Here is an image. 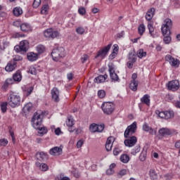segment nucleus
Returning <instances> with one entry per match:
<instances>
[{"instance_id":"f257e3e1","label":"nucleus","mask_w":180,"mask_h":180,"mask_svg":"<svg viewBox=\"0 0 180 180\" xmlns=\"http://www.w3.org/2000/svg\"><path fill=\"white\" fill-rule=\"evenodd\" d=\"M43 117H44V114L41 111H37L34 112L32 122L34 129L39 130L40 134H46L47 133V128L43 127L41 123L43 122Z\"/></svg>"},{"instance_id":"f03ea898","label":"nucleus","mask_w":180,"mask_h":180,"mask_svg":"<svg viewBox=\"0 0 180 180\" xmlns=\"http://www.w3.org/2000/svg\"><path fill=\"white\" fill-rule=\"evenodd\" d=\"M154 13H155V8H151L149 9L146 15V19L148 20L147 27L149 31V34L151 37H155V34L154 33V22L151 21V19L154 18Z\"/></svg>"},{"instance_id":"7ed1b4c3","label":"nucleus","mask_w":180,"mask_h":180,"mask_svg":"<svg viewBox=\"0 0 180 180\" xmlns=\"http://www.w3.org/2000/svg\"><path fill=\"white\" fill-rule=\"evenodd\" d=\"M8 103L11 108L20 106V96L16 93H10L8 96Z\"/></svg>"},{"instance_id":"20e7f679","label":"nucleus","mask_w":180,"mask_h":180,"mask_svg":"<svg viewBox=\"0 0 180 180\" xmlns=\"http://www.w3.org/2000/svg\"><path fill=\"white\" fill-rule=\"evenodd\" d=\"M64 51L65 50L63 47H58L53 49L51 53V57L53 61H58L60 58L65 57V53Z\"/></svg>"},{"instance_id":"39448f33","label":"nucleus","mask_w":180,"mask_h":180,"mask_svg":"<svg viewBox=\"0 0 180 180\" xmlns=\"http://www.w3.org/2000/svg\"><path fill=\"white\" fill-rule=\"evenodd\" d=\"M172 28V20L166 18L162 25L161 30L162 34H171V29Z\"/></svg>"},{"instance_id":"423d86ee","label":"nucleus","mask_w":180,"mask_h":180,"mask_svg":"<svg viewBox=\"0 0 180 180\" xmlns=\"http://www.w3.org/2000/svg\"><path fill=\"white\" fill-rule=\"evenodd\" d=\"M137 130V123L134 122L131 125L128 126L124 133V136L125 139H129L134 134Z\"/></svg>"},{"instance_id":"0eeeda50","label":"nucleus","mask_w":180,"mask_h":180,"mask_svg":"<svg viewBox=\"0 0 180 180\" xmlns=\"http://www.w3.org/2000/svg\"><path fill=\"white\" fill-rule=\"evenodd\" d=\"M14 50L16 53H22V51L26 53L29 50V41L27 40L21 41L19 45L14 47Z\"/></svg>"},{"instance_id":"6e6552de","label":"nucleus","mask_w":180,"mask_h":180,"mask_svg":"<svg viewBox=\"0 0 180 180\" xmlns=\"http://www.w3.org/2000/svg\"><path fill=\"white\" fill-rule=\"evenodd\" d=\"M44 37L46 39H56L60 36V33L58 31H53V29L49 28L44 32Z\"/></svg>"},{"instance_id":"1a4fd4ad","label":"nucleus","mask_w":180,"mask_h":180,"mask_svg":"<svg viewBox=\"0 0 180 180\" xmlns=\"http://www.w3.org/2000/svg\"><path fill=\"white\" fill-rule=\"evenodd\" d=\"M113 108L115 105L111 103H103L101 108L105 115H111L112 112H113Z\"/></svg>"},{"instance_id":"9d476101","label":"nucleus","mask_w":180,"mask_h":180,"mask_svg":"<svg viewBox=\"0 0 180 180\" xmlns=\"http://www.w3.org/2000/svg\"><path fill=\"white\" fill-rule=\"evenodd\" d=\"M111 47H112V44H109L105 47L98 51V54L96 56V58H98V57H101V58H105V57L108 56V53H109V50H110Z\"/></svg>"},{"instance_id":"9b49d317","label":"nucleus","mask_w":180,"mask_h":180,"mask_svg":"<svg viewBox=\"0 0 180 180\" xmlns=\"http://www.w3.org/2000/svg\"><path fill=\"white\" fill-rule=\"evenodd\" d=\"M169 91H178L179 89V81L172 80L168 82L166 85Z\"/></svg>"},{"instance_id":"f8f14e48","label":"nucleus","mask_w":180,"mask_h":180,"mask_svg":"<svg viewBox=\"0 0 180 180\" xmlns=\"http://www.w3.org/2000/svg\"><path fill=\"white\" fill-rule=\"evenodd\" d=\"M124 143L126 147H134V146H136V143H137V137L134 136H130L125 139Z\"/></svg>"},{"instance_id":"ddd939ff","label":"nucleus","mask_w":180,"mask_h":180,"mask_svg":"<svg viewBox=\"0 0 180 180\" xmlns=\"http://www.w3.org/2000/svg\"><path fill=\"white\" fill-rule=\"evenodd\" d=\"M159 134L160 136H172V134H178V132L168 128H161L159 130Z\"/></svg>"},{"instance_id":"4468645a","label":"nucleus","mask_w":180,"mask_h":180,"mask_svg":"<svg viewBox=\"0 0 180 180\" xmlns=\"http://www.w3.org/2000/svg\"><path fill=\"white\" fill-rule=\"evenodd\" d=\"M49 154L51 155H61V154H63V146H55L51 148L49 150Z\"/></svg>"},{"instance_id":"2eb2a0df","label":"nucleus","mask_w":180,"mask_h":180,"mask_svg":"<svg viewBox=\"0 0 180 180\" xmlns=\"http://www.w3.org/2000/svg\"><path fill=\"white\" fill-rule=\"evenodd\" d=\"M52 101L54 102H60V91L57 87H54L51 89Z\"/></svg>"},{"instance_id":"dca6fc26","label":"nucleus","mask_w":180,"mask_h":180,"mask_svg":"<svg viewBox=\"0 0 180 180\" xmlns=\"http://www.w3.org/2000/svg\"><path fill=\"white\" fill-rule=\"evenodd\" d=\"M143 130L153 136H155V134H157V128L153 129L151 127H150V125H148V124L147 123L143 124Z\"/></svg>"},{"instance_id":"f3484780","label":"nucleus","mask_w":180,"mask_h":180,"mask_svg":"<svg viewBox=\"0 0 180 180\" xmlns=\"http://www.w3.org/2000/svg\"><path fill=\"white\" fill-rule=\"evenodd\" d=\"M17 65H18V63L10 60L7 63V65L6 66L5 70L6 71H7V72H12V71H13L16 68Z\"/></svg>"},{"instance_id":"a211bd4d","label":"nucleus","mask_w":180,"mask_h":180,"mask_svg":"<svg viewBox=\"0 0 180 180\" xmlns=\"http://www.w3.org/2000/svg\"><path fill=\"white\" fill-rule=\"evenodd\" d=\"M113 143H115V138L113 136L108 137L105 143V149L107 151L112 150Z\"/></svg>"},{"instance_id":"6ab92c4d","label":"nucleus","mask_w":180,"mask_h":180,"mask_svg":"<svg viewBox=\"0 0 180 180\" xmlns=\"http://www.w3.org/2000/svg\"><path fill=\"white\" fill-rule=\"evenodd\" d=\"M165 60L168 61L169 64L172 65V67H176V65H178V64L179 63L178 59L172 58V56H171L170 55H167L165 56Z\"/></svg>"},{"instance_id":"aec40b11","label":"nucleus","mask_w":180,"mask_h":180,"mask_svg":"<svg viewBox=\"0 0 180 180\" xmlns=\"http://www.w3.org/2000/svg\"><path fill=\"white\" fill-rule=\"evenodd\" d=\"M27 58L29 61H36L39 58V55L34 52H30L27 54Z\"/></svg>"},{"instance_id":"412c9836","label":"nucleus","mask_w":180,"mask_h":180,"mask_svg":"<svg viewBox=\"0 0 180 180\" xmlns=\"http://www.w3.org/2000/svg\"><path fill=\"white\" fill-rule=\"evenodd\" d=\"M106 78H108V75H99L94 79V82L96 84H102V82L106 81Z\"/></svg>"},{"instance_id":"4be33fe9","label":"nucleus","mask_w":180,"mask_h":180,"mask_svg":"<svg viewBox=\"0 0 180 180\" xmlns=\"http://www.w3.org/2000/svg\"><path fill=\"white\" fill-rule=\"evenodd\" d=\"M20 30L22 32H30L32 30V27L29 23H22L20 25Z\"/></svg>"},{"instance_id":"5701e85b","label":"nucleus","mask_w":180,"mask_h":180,"mask_svg":"<svg viewBox=\"0 0 180 180\" xmlns=\"http://www.w3.org/2000/svg\"><path fill=\"white\" fill-rule=\"evenodd\" d=\"M36 166L39 168L40 171L46 172L49 170V166L45 163H40L39 162H37Z\"/></svg>"},{"instance_id":"b1692460","label":"nucleus","mask_w":180,"mask_h":180,"mask_svg":"<svg viewBox=\"0 0 180 180\" xmlns=\"http://www.w3.org/2000/svg\"><path fill=\"white\" fill-rule=\"evenodd\" d=\"M13 79L15 82H20L22 81V73L20 71H17L13 75Z\"/></svg>"},{"instance_id":"393cba45","label":"nucleus","mask_w":180,"mask_h":180,"mask_svg":"<svg viewBox=\"0 0 180 180\" xmlns=\"http://www.w3.org/2000/svg\"><path fill=\"white\" fill-rule=\"evenodd\" d=\"M115 168H116V164L112 163L109 168L106 170L107 175H113L115 174Z\"/></svg>"},{"instance_id":"a878e982","label":"nucleus","mask_w":180,"mask_h":180,"mask_svg":"<svg viewBox=\"0 0 180 180\" xmlns=\"http://www.w3.org/2000/svg\"><path fill=\"white\" fill-rule=\"evenodd\" d=\"M141 102L145 103L148 106H150V96L148 94H145L141 98Z\"/></svg>"},{"instance_id":"bb28decb","label":"nucleus","mask_w":180,"mask_h":180,"mask_svg":"<svg viewBox=\"0 0 180 180\" xmlns=\"http://www.w3.org/2000/svg\"><path fill=\"white\" fill-rule=\"evenodd\" d=\"M37 158H39V160H47L49 158V155L44 152H38L37 153Z\"/></svg>"},{"instance_id":"cd10ccee","label":"nucleus","mask_w":180,"mask_h":180,"mask_svg":"<svg viewBox=\"0 0 180 180\" xmlns=\"http://www.w3.org/2000/svg\"><path fill=\"white\" fill-rule=\"evenodd\" d=\"M139 86V82L136 80H132L131 84H129V88L131 91H137V87Z\"/></svg>"},{"instance_id":"c85d7f7f","label":"nucleus","mask_w":180,"mask_h":180,"mask_svg":"<svg viewBox=\"0 0 180 180\" xmlns=\"http://www.w3.org/2000/svg\"><path fill=\"white\" fill-rule=\"evenodd\" d=\"M165 112V120H168L169 119H173L174 116H175V113L172 110H167Z\"/></svg>"},{"instance_id":"c756f323","label":"nucleus","mask_w":180,"mask_h":180,"mask_svg":"<svg viewBox=\"0 0 180 180\" xmlns=\"http://www.w3.org/2000/svg\"><path fill=\"white\" fill-rule=\"evenodd\" d=\"M13 13L14 16H20V15H22V13H23V11L22 10V8H20V7H15L13 10Z\"/></svg>"},{"instance_id":"7c9ffc66","label":"nucleus","mask_w":180,"mask_h":180,"mask_svg":"<svg viewBox=\"0 0 180 180\" xmlns=\"http://www.w3.org/2000/svg\"><path fill=\"white\" fill-rule=\"evenodd\" d=\"M32 108H33V104H32V103H27L22 108L23 112L27 113L28 112H30Z\"/></svg>"},{"instance_id":"2f4dec72","label":"nucleus","mask_w":180,"mask_h":180,"mask_svg":"<svg viewBox=\"0 0 180 180\" xmlns=\"http://www.w3.org/2000/svg\"><path fill=\"white\" fill-rule=\"evenodd\" d=\"M15 80H13L12 78H8L6 80L4 84L3 85L2 88L3 89H6L9 85H12L13 84Z\"/></svg>"},{"instance_id":"473e14b6","label":"nucleus","mask_w":180,"mask_h":180,"mask_svg":"<svg viewBox=\"0 0 180 180\" xmlns=\"http://www.w3.org/2000/svg\"><path fill=\"white\" fill-rule=\"evenodd\" d=\"M120 161L121 162H123L124 164H127L129 161H130V157L126 154H123L120 156Z\"/></svg>"},{"instance_id":"72a5a7b5","label":"nucleus","mask_w":180,"mask_h":180,"mask_svg":"<svg viewBox=\"0 0 180 180\" xmlns=\"http://www.w3.org/2000/svg\"><path fill=\"white\" fill-rule=\"evenodd\" d=\"M128 60L132 63H136V61H137V56H136V53L133 52L129 53L128 56Z\"/></svg>"},{"instance_id":"f704fd0d","label":"nucleus","mask_w":180,"mask_h":180,"mask_svg":"<svg viewBox=\"0 0 180 180\" xmlns=\"http://www.w3.org/2000/svg\"><path fill=\"white\" fill-rule=\"evenodd\" d=\"M144 32H146V25L144 24H141L138 27V32L140 36H143L144 34Z\"/></svg>"},{"instance_id":"c9c22d12","label":"nucleus","mask_w":180,"mask_h":180,"mask_svg":"<svg viewBox=\"0 0 180 180\" xmlns=\"http://www.w3.org/2000/svg\"><path fill=\"white\" fill-rule=\"evenodd\" d=\"M36 50H37L38 54H42V53H44L46 51V47H44V46L40 44L36 47Z\"/></svg>"},{"instance_id":"e433bc0d","label":"nucleus","mask_w":180,"mask_h":180,"mask_svg":"<svg viewBox=\"0 0 180 180\" xmlns=\"http://www.w3.org/2000/svg\"><path fill=\"white\" fill-rule=\"evenodd\" d=\"M149 175L150 176V179H152V180L157 179L158 176H157V173L155 172V169H151L149 171Z\"/></svg>"},{"instance_id":"4c0bfd02","label":"nucleus","mask_w":180,"mask_h":180,"mask_svg":"<svg viewBox=\"0 0 180 180\" xmlns=\"http://www.w3.org/2000/svg\"><path fill=\"white\" fill-rule=\"evenodd\" d=\"M66 124L68 127H72V126H74V119L71 116L68 117Z\"/></svg>"},{"instance_id":"58836bf2","label":"nucleus","mask_w":180,"mask_h":180,"mask_svg":"<svg viewBox=\"0 0 180 180\" xmlns=\"http://www.w3.org/2000/svg\"><path fill=\"white\" fill-rule=\"evenodd\" d=\"M147 157V150H143L139 155L140 161H146V158Z\"/></svg>"},{"instance_id":"ea45409f","label":"nucleus","mask_w":180,"mask_h":180,"mask_svg":"<svg viewBox=\"0 0 180 180\" xmlns=\"http://www.w3.org/2000/svg\"><path fill=\"white\" fill-rule=\"evenodd\" d=\"M140 150H141L140 146H135L131 150V155H136V154H138V153H140Z\"/></svg>"},{"instance_id":"a19ab883","label":"nucleus","mask_w":180,"mask_h":180,"mask_svg":"<svg viewBox=\"0 0 180 180\" xmlns=\"http://www.w3.org/2000/svg\"><path fill=\"white\" fill-rule=\"evenodd\" d=\"M89 130L91 133H96V131H98V124H91L89 127Z\"/></svg>"},{"instance_id":"79ce46f5","label":"nucleus","mask_w":180,"mask_h":180,"mask_svg":"<svg viewBox=\"0 0 180 180\" xmlns=\"http://www.w3.org/2000/svg\"><path fill=\"white\" fill-rule=\"evenodd\" d=\"M137 56L139 58H143V57H146V56H147V53L145 52L143 49H139L137 51Z\"/></svg>"},{"instance_id":"37998d69","label":"nucleus","mask_w":180,"mask_h":180,"mask_svg":"<svg viewBox=\"0 0 180 180\" xmlns=\"http://www.w3.org/2000/svg\"><path fill=\"white\" fill-rule=\"evenodd\" d=\"M49 11V4H44L41 10V13L42 15H47V12Z\"/></svg>"},{"instance_id":"c03bdc74","label":"nucleus","mask_w":180,"mask_h":180,"mask_svg":"<svg viewBox=\"0 0 180 180\" xmlns=\"http://www.w3.org/2000/svg\"><path fill=\"white\" fill-rule=\"evenodd\" d=\"M8 103L7 102H4L1 104V110L3 113H5L6 110H8Z\"/></svg>"},{"instance_id":"a18cd8bd","label":"nucleus","mask_w":180,"mask_h":180,"mask_svg":"<svg viewBox=\"0 0 180 180\" xmlns=\"http://www.w3.org/2000/svg\"><path fill=\"white\" fill-rule=\"evenodd\" d=\"M110 77L112 81H119V76L115 72L110 73Z\"/></svg>"},{"instance_id":"49530a36","label":"nucleus","mask_w":180,"mask_h":180,"mask_svg":"<svg viewBox=\"0 0 180 180\" xmlns=\"http://www.w3.org/2000/svg\"><path fill=\"white\" fill-rule=\"evenodd\" d=\"M76 32L77 34H84V33H85V28L82 27H78L76 29Z\"/></svg>"},{"instance_id":"de8ad7c7","label":"nucleus","mask_w":180,"mask_h":180,"mask_svg":"<svg viewBox=\"0 0 180 180\" xmlns=\"http://www.w3.org/2000/svg\"><path fill=\"white\" fill-rule=\"evenodd\" d=\"M23 60V58L21 56L15 55L13 56V60L11 61H14V63H18V61H22Z\"/></svg>"},{"instance_id":"09e8293b","label":"nucleus","mask_w":180,"mask_h":180,"mask_svg":"<svg viewBox=\"0 0 180 180\" xmlns=\"http://www.w3.org/2000/svg\"><path fill=\"white\" fill-rule=\"evenodd\" d=\"M108 71L110 74L115 72V65H113V63H108Z\"/></svg>"},{"instance_id":"8fccbe9b","label":"nucleus","mask_w":180,"mask_h":180,"mask_svg":"<svg viewBox=\"0 0 180 180\" xmlns=\"http://www.w3.org/2000/svg\"><path fill=\"white\" fill-rule=\"evenodd\" d=\"M122 153V149L119 146H116L113 150L114 155H119Z\"/></svg>"},{"instance_id":"3c124183","label":"nucleus","mask_w":180,"mask_h":180,"mask_svg":"<svg viewBox=\"0 0 180 180\" xmlns=\"http://www.w3.org/2000/svg\"><path fill=\"white\" fill-rule=\"evenodd\" d=\"M156 114L158 115V116H159V117H160V119H165V111H160L158 110L156 111Z\"/></svg>"},{"instance_id":"603ef678","label":"nucleus","mask_w":180,"mask_h":180,"mask_svg":"<svg viewBox=\"0 0 180 180\" xmlns=\"http://www.w3.org/2000/svg\"><path fill=\"white\" fill-rule=\"evenodd\" d=\"M127 174V170L122 169L117 173L118 178H122V176H124Z\"/></svg>"},{"instance_id":"864d4df0","label":"nucleus","mask_w":180,"mask_h":180,"mask_svg":"<svg viewBox=\"0 0 180 180\" xmlns=\"http://www.w3.org/2000/svg\"><path fill=\"white\" fill-rule=\"evenodd\" d=\"M172 39L171 38V37L169 35H167L164 37L163 41L164 43H165V44H169L171 43Z\"/></svg>"},{"instance_id":"5fc2aeb1","label":"nucleus","mask_w":180,"mask_h":180,"mask_svg":"<svg viewBox=\"0 0 180 180\" xmlns=\"http://www.w3.org/2000/svg\"><path fill=\"white\" fill-rule=\"evenodd\" d=\"M78 13L82 16H84V15H85V13H86V10L84 7H80L78 9Z\"/></svg>"},{"instance_id":"6e6d98bb","label":"nucleus","mask_w":180,"mask_h":180,"mask_svg":"<svg viewBox=\"0 0 180 180\" xmlns=\"http://www.w3.org/2000/svg\"><path fill=\"white\" fill-rule=\"evenodd\" d=\"M89 60V56L86 54H84L81 58V61L84 64V63H86Z\"/></svg>"},{"instance_id":"4d7b16f0","label":"nucleus","mask_w":180,"mask_h":180,"mask_svg":"<svg viewBox=\"0 0 180 180\" xmlns=\"http://www.w3.org/2000/svg\"><path fill=\"white\" fill-rule=\"evenodd\" d=\"M106 95V93L105 92L104 90H99L98 91V98H105V96Z\"/></svg>"},{"instance_id":"13d9d810","label":"nucleus","mask_w":180,"mask_h":180,"mask_svg":"<svg viewBox=\"0 0 180 180\" xmlns=\"http://www.w3.org/2000/svg\"><path fill=\"white\" fill-rule=\"evenodd\" d=\"M40 4H41V0H34L33 3V8H39L40 6Z\"/></svg>"},{"instance_id":"bf43d9fd","label":"nucleus","mask_w":180,"mask_h":180,"mask_svg":"<svg viewBox=\"0 0 180 180\" xmlns=\"http://www.w3.org/2000/svg\"><path fill=\"white\" fill-rule=\"evenodd\" d=\"M104 129H105V124H97L98 133H101V132L103 131Z\"/></svg>"},{"instance_id":"052dcab7","label":"nucleus","mask_w":180,"mask_h":180,"mask_svg":"<svg viewBox=\"0 0 180 180\" xmlns=\"http://www.w3.org/2000/svg\"><path fill=\"white\" fill-rule=\"evenodd\" d=\"M25 91L27 92V95L29 96L32 92H33V86L25 87Z\"/></svg>"},{"instance_id":"680f3d73","label":"nucleus","mask_w":180,"mask_h":180,"mask_svg":"<svg viewBox=\"0 0 180 180\" xmlns=\"http://www.w3.org/2000/svg\"><path fill=\"white\" fill-rule=\"evenodd\" d=\"M0 146H2L3 147L8 146V140L5 139H1Z\"/></svg>"},{"instance_id":"e2e57ef3","label":"nucleus","mask_w":180,"mask_h":180,"mask_svg":"<svg viewBox=\"0 0 180 180\" xmlns=\"http://www.w3.org/2000/svg\"><path fill=\"white\" fill-rule=\"evenodd\" d=\"M28 72H29V74H32V75H36V68H30Z\"/></svg>"},{"instance_id":"0e129e2a","label":"nucleus","mask_w":180,"mask_h":180,"mask_svg":"<svg viewBox=\"0 0 180 180\" xmlns=\"http://www.w3.org/2000/svg\"><path fill=\"white\" fill-rule=\"evenodd\" d=\"M118 51H119V46L117 44H114L112 53H115V54H117Z\"/></svg>"},{"instance_id":"69168bd1","label":"nucleus","mask_w":180,"mask_h":180,"mask_svg":"<svg viewBox=\"0 0 180 180\" xmlns=\"http://www.w3.org/2000/svg\"><path fill=\"white\" fill-rule=\"evenodd\" d=\"M116 37L117 39H122V37H124V31L117 33Z\"/></svg>"},{"instance_id":"338daca9","label":"nucleus","mask_w":180,"mask_h":180,"mask_svg":"<svg viewBox=\"0 0 180 180\" xmlns=\"http://www.w3.org/2000/svg\"><path fill=\"white\" fill-rule=\"evenodd\" d=\"M84 145V141L82 140H79L77 143V148H81L82 146Z\"/></svg>"},{"instance_id":"774afa93","label":"nucleus","mask_w":180,"mask_h":180,"mask_svg":"<svg viewBox=\"0 0 180 180\" xmlns=\"http://www.w3.org/2000/svg\"><path fill=\"white\" fill-rule=\"evenodd\" d=\"M54 133L55 134H56V136H60V134H61V129L60 128L55 129Z\"/></svg>"}]
</instances>
